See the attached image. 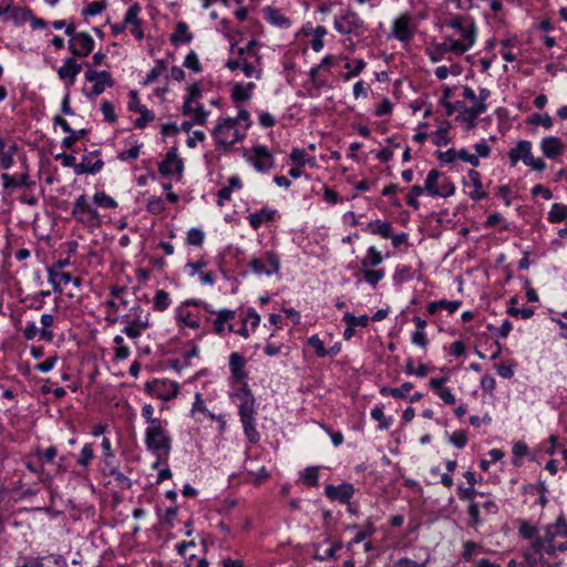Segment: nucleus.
<instances>
[{
	"label": "nucleus",
	"mask_w": 567,
	"mask_h": 567,
	"mask_svg": "<svg viewBox=\"0 0 567 567\" xmlns=\"http://www.w3.org/2000/svg\"><path fill=\"white\" fill-rule=\"evenodd\" d=\"M171 443V437L164 429L162 421H152V426H147L145 430V444L147 450L156 455L154 468H157L162 461L168 458Z\"/></svg>",
	"instance_id": "1"
},
{
	"label": "nucleus",
	"mask_w": 567,
	"mask_h": 567,
	"mask_svg": "<svg viewBox=\"0 0 567 567\" xmlns=\"http://www.w3.org/2000/svg\"><path fill=\"white\" fill-rule=\"evenodd\" d=\"M558 536H567V522L563 516H559L555 524L546 527L544 536L533 540V548L535 551H546L553 556L556 554L554 542Z\"/></svg>",
	"instance_id": "2"
},
{
	"label": "nucleus",
	"mask_w": 567,
	"mask_h": 567,
	"mask_svg": "<svg viewBox=\"0 0 567 567\" xmlns=\"http://www.w3.org/2000/svg\"><path fill=\"white\" fill-rule=\"evenodd\" d=\"M150 316V312L140 303L134 305L122 318L126 322L123 332L131 339L138 338L142 331L148 328Z\"/></svg>",
	"instance_id": "3"
},
{
	"label": "nucleus",
	"mask_w": 567,
	"mask_h": 567,
	"mask_svg": "<svg viewBox=\"0 0 567 567\" xmlns=\"http://www.w3.org/2000/svg\"><path fill=\"white\" fill-rule=\"evenodd\" d=\"M236 126L237 120L231 117L221 118L218 122L213 130V136L218 147L227 150L244 137V134H240Z\"/></svg>",
	"instance_id": "4"
},
{
	"label": "nucleus",
	"mask_w": 567,
	"mask_h": 567,
	"mask_svg": "<svg viewBox=\"0 0 567 567\" xmlns=\"http://www.w3.org/2000/svg\"><path fill=\"white\" fill-rule=\"evenodd\" d=\"M508 157L512 166H515L519 161L526 166L532 167L536 172H543L546 164L542 158H535L532 154V143L529 141H519L514 148L508 152Z\"/></svg>",
	"instance_id": "5"
},
{
	"label": "nucleus",
	"mask_w": 567,
	"mask_h": 567,
	"mask_svg": "<svg viewBox=\"0 0 567 567\" xmlns=\"http://www.w3.org/2000/svg\"><path fill=\"white\" fill-rule=\"evenodd\" d=\"M72 217L87 227H100L102 220L99 213L89 203L85 195H80L73 205Z\"/></svg>",
	"instance_id": "6"
},
{
	"label": "nucleus",
	"mask_w": 567,
	"mask_h": 567,
	"mask_svg": "<svg viewBox=\"0 0 567 567\" xmlns=\"http://www.w3.org/2000/svg\"><path fill=\"white\" fill-rule=\"evenodd\" d=\"M65 33L70 35L69 50L73 55L83 58L87 56L93 51V38L86 32H75L73 23L68 24Z\"/></svg>",
	"instance_id": "7"
},
{
	"label": "nucleus",
	"mask_w": 567,
	"mask_h": 567,
	"mask_svg": "<svg viewBox=\"0 0 567 567\" xmlns=\"http://www.w3.org/2000/svg\"><path fill=\"white\" fill-rule=\"evenodd\" d=\"M249 266L257 275L270 276L279 271L280 260L274 251H267L262 257L251 259Z\"/></svg>",
	"instance_id": "8"
},
{
	"label": "nucleus",
	"mask_w": 567,
	"mask_h": 567,
	"mask_svg": "<svg viewBox=\"0 0 567 567\" xmlns=\"http://www.w3.org/2000/svg\"><path fill=\"white\" fill-rule=\"evenodd\" d=\"M84 78L87 82L93 84L92 91L87 96L96 97L101 95L106 87H112L114 85V80L107 71H95L90 69L84 73Z\"/></svg>",
	"instance_id": "9"
},
{
	"label": "nucleus",
	"mask_w": 567,
	"mask_h": 567,
	"mask_svg": "<svg viewBox=\"0 0 567 567\" xmlns=\"http://www.w3.org/2000/svg\"><path fill=\"white\" fill-rule=\"evenodd\" d=\"M248 161L258 172H267L274 167V157L271 152L265 145H256L251 148V155Z\"/></svg>",
	"instance_id": "10"
},
{
	"label": "nucleus",
	"mask_w": 567,
	"mask_h": 567,
	"mask_svg": "<svg viewBox=\"0 0 567 567\" xmlns=\"http://www.w3.org/2000/svg\"><path fill=\"white\" fill-rule=\"evenodd\" d=\"M184 168L183 161L177 155L175 147L171 148L163 162H161L158 171L164 176H171L173 174L182 175Z\"/></svg>",
	"instance_id": "11"
},
{
	"label": "nucleus",
	"mask_w": 567,
	"mask_h": 567,
	"mask_svg": "<svg viewBox=\"0 0 567 567\" xmlns=\"http://www.w3.org/2000/svg\"><path fill=\"white\" fill-rule=\"evenodd\" d=\"M141 7L138 3H134L131 6L124 17V22L126 27H131V33L137 39L142 40L144 38V32L142 30L143 21L140 19Z\"/></svg>",
	"instance_id": "12"
},
{
	"label": "nucleus",
	"mask_w": 567,
	"mask_h": 567,
	"mask_svg": "<svg viewBox=\"0 0 567 567\" xmlns=\"http://www.w3.org/2000/svg\"><path fill=\"white\" fill-rule=\"evenodd\" d=\"M48 272L49 281L52 284L55 291L61 292L63 286H66L70 282H72L75 288L81 286V279L72 277L69 272L58 271L54 268H49Z\"/></svg>",
	"instance_id": "13"
},
{
	"label": "nucleus",
	"mask_w": 567,
	"mask_h": 567,
	"mask_svg": "<svg viewBox=\"0 0 567 567\" xmlns=\"http://www.w3.org/2000/svg\"><path fill=\"white\" fill-rule=\"evenodd\" d=\"M393 34L401 41H409L414 34V29L411 27V14H401L393 23Z\"/></svg>",
	"instance_id": "14"
},
{
	"label": "nucleus",
	"mask_w": 567,
	"mask_h": 567,
	"mask_svg": "<svg viewBox=\"0 0 567 567\" xmlns=\"http://www.w3.org/2000/svg\"><path fill=\"white\" fill-rule=\"evenodd\" d=\"M361 24V21L357 13L347 11L340 18L334 20V28L339 33L350 34Z\"/></svg>",
	"instance_id": "15"
},
{
	"label": "nucleus",
	"mask_w": 567,
	"mask_h": 567,
	"mask_svg": "<svg viewBox=\"0 0 567 567\" xmlns=\"http://www.w3.org/2000/svg\"><path fill=\"white\" fill-rule=\"evenodd\" d=\"M147 388L164 401L176 396L178 392V385L173 381H155L153 384H147Z\"/></svg>",
	"instance_id": "16"
},
{
	"label": "nucleus",
	"mask_w": 567,
	"mask_h": 567,
	"mask_svg": "<svg viewBox=\"0 0 567 567\" xmlns=\"http://www.w3.org/2000/svg\"><path fill=\"white\" fill-rule=\"evenodd\" d=\"M354 488L351 484L344 483L339 486L327 485L326 495L332 501H340L343 504H348L350 498L353 496Z\"/></svg>",
	"instance_id": "17"
},
{
	"label": "nucleus",
	"mask_w": 567,
	"mask_h": 567,
	"mask_svg": "<svg viewBox=\"0 0 567 567\" xmlns=\"http://www.w3.org/2000/svg\"><path fill=\"white\" fill-rule=\"evenodd\" d=\"M540 150L546 157L554 159L564 153L565 146L559 137L547 136L542 140Z\"/></svg>",
	"instance_id": "18"
},
{
	"label": "nucleus",
	"mask_w": 567,
	"mask_h": 567,
	"mask_svg": "<svg viewBox=\"0 0 567 567\" xmlns=\"http://www.w3.org/2000/svg\"><path fill=\"white\" fill-rule=\"evenodd\" d=\"M81 70L82 65L76 63L73 58H69L64 61L63 65L58 70V75L61 80H69L70 84H73Z\"/></svg>",
	"instance_id": "19"
},
{
	"label": "nucleus",
	"mask_w": 567,
	"mask_h": 567,
	"mask_svg": "<svg viewBox=\"0 0 567 567\" xmlns=\"http://www.w3.org/2000/svg\"><path fill=\"white\" fill-rule=\"evenodd\" d=\"M1 179L3 181L4 188L30 187V186L34 185V182L30 181L28 173H23L19 176L9 175L7 173H3L1 175Z\"/></svg>",
	"instance_id": "20"
},
{
	"label": "nucleus",
	"mask_w": 567,
	"mask_h": 567,
	"mask_svg": "<svg viewBox=\"0 0 567 567\" xmlns=\"http://www.w3.org/2000/svg\"><path fill=\"white\" fill-rule=\"evenodd\" d=\"M487 110V105L485 103H477L476 105L464 109L465 116L462 118L465 124L466 131L472 130L476 125V120L478 115L484 113Z\"/></svg>",
	"instance_id": "21"
},
{
	"label": "nucleus",
	"mask_w": 567,
	"mask_h": 567,
	"mask_svg": "<svg viewBox=\"0 0 567 567\" xmlns=\"http://www.w3.org/2000/svg\"><path fill=\"white\" fill-rule=\"evenodd\" d=\"M216 313V319L214 320V331L217 333V334H223L225 329H226V323L230 320H233L236 316V311L234 310H228V309H223V310H219Z\"/></svg>",
	"instance_id": "22"
},
{
	"label": "nucleus",
	"mask_w": 567,
	"mask_h": 567,
	"mask_svg": "<svg viewBox=\"0 0 567 567\" xmlns=\"http://www.w3.org/2000/svg\"><path fill=\"white\" fill-rule=\"evenodd\" d=\"M468 183L472 184L473 190L468 194L473 199H482L486 196V193L482 190L481 175L477 171L471 169L467 174Z\"/></svg>",
	"instance_id": "23"
},
{
	"label": "nucleus",
	"mask_w": 567,
	"mask_h": 567,
	"mask_svg": "<svg viewBox=\"0 0 567 567\" xmlns=\"http://www.w3.org/2000/svg\"><path fill=\"white\" fill-rule=\"evenodd\" d=\"M266 19L274 25L289 28L290 20L286 18L278 9L268 7L265 9Z\"/></svg>",
	"instance_id": "24"
},
{
	"label": "nucleus",
	"mask_w": 567,
	"mask_h": 567,
	"mask_svg": "<svg viewBox=\"0 0 567 567\" xmlns=\"http://www.w3.org/2000/svg\"><path fill=\"white\" fill-rule=\"evenodd\" d=\"M229 367H230V371H231L233 375L237 380H241V379H244L246 377V373L244 371L245 359L239 353L234 352V353L230 354V357H229Z\"/></svg>",
	"instance_id": "25"
},
{
	"label": "nucleus",
	"mask_w": 567,
	"mask_h": 567,
	"mask_svg": "<svg viewBox=\"0 0 567 567\" xmlns=\"http://www.w3.org/2000/svg\"><path fill=\"white\" fill-rule=\"evenodd\" d=\"M441 176L442 174L437 169H431L425 179L424 192L431 196H437V194H440L439 186Z\"/></svg>",
	"instance_id": "26"
},
{
	"label": "nucleus",
	"mask_w": 567,
	"mask_h": 567,
	"mask_svg": "<svg viewBox=\"0 0 567 567\" xmlns=\"http://www.w3.org/2000/svg\"><path fill=\"white\" fill-rule=\"evenodd\" d=\"M192 39H193V35L188 31V25L183 21L177 22L175 32L173 34H171V38H169L171 42L174 44H177L179 42L188 43L192 41Z\"/></svg>",
	"instance_id": "27"
},
{
	"label": "nucleus",
	"mask_w": 567,
	"mask_h": 567,
	"mask_svg": "<svg viewBox=\"0 0 567 567\" xmlns=\"http://www.w3.org/2000/svg\"><path fill=\"white\" fill-rule=\"evenodd\" d=\"M54 322V317L50 313L41 316L42 329L40 330V338L47 342H51L54 338L53 331L50 329Z\"/></svg>",
	"instance_id": "28"
},
{
	"label": "nucleus",
	"mask_w": 567,
	"mask_h": 567,
	"mask_svg": "<svg viewBox=\"0 0 567 567\" xmlns=\"http://www.w3.org/2000/svg\"><path fill=\"white\" fill-rule=\"evenodd\" d=\"M275 212L270 209H261L258 213L249 216V224L252 228L257 229L264 221H271L274 219Z\"/></svg>",
	"instance_id": "29"
},
{
	"label": "nucleus",
	"mask_w": 567,
	"mask_h": 567,
	"mask_svg": "<svg viewBox=\"0 0 567 567\" xmlns=\"http://www.w3.org/2000/svg\"><path fill=\"white\" fill-rule=\"evenodd\" d=\"M254 83H248L246 86L243 84H235L231 91V97L235 102H243L250 99V91L254 89Z\"/></svg>",
	"instance_id": "30"
},
{
	"label": "nucleus",
	"mask_w": 567,
	"mask_h": 567,
	"mask_svg": "<svg viewBox=\"0 0 567 567\" xmlns=\"http://www.w3.org/2000/svg\"><path fill=\"white\" fill-rule=\"evenodd\" d=\"M368 229L374 235H380L383 238H390L392 235V225L390 223H381L375 220L368 224Z\"/></svg>",
	"instance_id": "31"
},
{
	"label": "nucleus",
	"mask_w": 567,
	"mask_h": 567,
	"mask_svg": "<svg viewBox=\"0 0 567 567\" xmlns=\"http://www.w3.org/2000/svg\"><path fill=\"white\" fill-rule=\"evenodd\" d=\"M254 414V400L247 398L243 401V403L239 406V415L241 423L255 422Z\"/></svg>",
	"instance_id": "32"
},
{
	"label": "nucleus",
	"mask_w": 567,
	"mask_h": 567,
	"mask_svg": "<svg viewBox=\"0 0 567 567\" xmlns=\"http://www.w3.org/2000/svg\"><path fill=\"white\" fill-rule=\"evenodd\" d=\"M567 218V206L555 203L548 213V220L550 223H559Z\"/></svg>",
	"instance_id": "33"
},
{
	"label": "nucleus",
	"mask_w": 567,
	"mask_h": 567,
	"mask_svg": "<svg viewBox=\"0 0 567 567\" xmlns=\"http://www.w3.org/2000/svg\"><path fill=\"white\" fill-rule=\"evenodd\" d=\"M442 49L444 51H451V52H454L456 54H463L470 48H468V44H465L464 42H462L460 40H454V39L449 38L442 44Z\"/></svg>",
	"instance_id": "34"
},
{
	"label": "nucleus",
	"mask_w": 567,
	"mask_h": 567,
	"mask_svg": "<svg viewBox=\"0 0 567 567\" xmlns=\"http://www.w3.org/2000/svg\"><path fill=\"white\" fill-rule=\"evenodd\" d=\"M460 34L463 40L462 42L468 44V48H471L476 39V28L474 21H468V23L460 31Z\"/></svg>",
	"instance_id": "35"
},
{
	"label": "nucleus",
	"mask_w": 567,
	"mask_h": 567,
	"mask_svg": "<svg viewBox=\"0 0 567 567\" xmlns=\"http://www.w3.org/2000/svg\"><path fill=\"white\" fill-rule=\"evenodd\" d=\"M526 122L532 125H542L545 128H550L553 126V118L547 113H534L527 117Z\"/></svg>",
	"instance_id": "36"
},
{
	"label": "nucleus",
	"mask_w": 567,
	"mask_h": 567,
	"mask_svg": "<svg viewBox=\"0 0 567 567\" xmlns=\"http://www.w3.org/2000/svg\"><path fill=\"white\" fill-rule=\"evenodd\" d=\"M171 303L169 295L165 290H157L154 297V309L164 311Z\"/></svg>",
	"instance_id": "37"
},
{
	"label": "nucleus",
	"mask_w": 567,
	"mask_h": 567,
	"mask_svg": "<svg viewBox=\"0 0 567 567\" xmlns=\"http://www.w3.org/2000/svg\"><path fill=\"white\" fill-rule=\"evenodd\" d=\"M166 71V63L163 60H157L154 68L147 74L144 84L148 85L153 83L159 75Z\"/></svg>",
	"instance_id": "38"
},
{
	"label": "nucleus",
	"mask_w": 567,
	"mask_h": 567,
	"mask_svg": "<svg viewBox=\"0 0 567 567\" xmlns=\"http://www.w3.org/2000/svg\"><path fill=\"white\" fill-rule=\"evenodd\" d=\"M382 262L381 254L375 249V247H370L368 250L367 258L362 261V266L364 268L374 267Z\"/></svg>",
	"instance_id": "39"
},
{
	"label": "nucleus",
	"mask_w": 567,
	"mask_h": 567,
	"mask_svg": "<svg viewBox=\"0 0 567 567\" xmlns=\"http://www.w3.org/2000/svg\"><path fill=\"white\" fill-rule=\"evenodd\" d=\"M93 200L96 205L104 208H115L117 206V203L103 192L96 193L93 196Z\"/></svg>",
	"instance_id": "40"
},
{
	"label": "nucleus",
	"mask_w": 567,
	"mask_h": 567,
	"mask_svg": "<svg viewBox=\"0 0 567 567\" xmlns=\"http://www.w3.org/2000/svg\"><path fill=\"white\" fill-rule=\"evenodd\" d=\"M343 321L346 322L347 326H353L354 328L355 327H365V326H368L369 318L365 315L355 317L350 312H346L343 316Z\"/></svg>",
	"instance_id": "41"
},
{
	"label": "nucleus",
	"mask_w": 567,
	"mask_h": 567,
	"mask_svg": "<svg viewBox=\"0 0 567 567\" xmlns=\"http://www.w3.org/2000/svg\"><path fill=\"white\" fill-rule=\"evenodd\" d=\"M93 456H94V454H93L92 444H85L80 453L78 464L83 467H86L93 460Z\"/></svg>",
	"instance_id": "42"
},
{
	"label": "nucleus",
	"mask_w": 567,
	"mask_h": 567,
	"mask_svg": "<svg viewBox=\"0 0 567 567\" xmlns=\"http://www.w3.org/2000/svg\"><path fill=\"white\" fill-rule=\"evenodd\" d=\"M204 233L202 229L199 228H192L189 229V231L187 233V243L192 246H200L204 241Z\"/></svg>",
	"instance_id": "43"
},
{
	"label": "nucleus",
	"mask_w": 567,
	"mask_h": 567,
	"mask_svg": "<svg viewBox=\"0 0 567 567\" xmlns=\"http://www.w3.org/2000/svg\"><path fill=\"white\" fill-rule=\"evenodd\" d=\"M424 189L423 187L419 185H414L411 187V190L408 195V205L412 206L414 209H419L420 203L417 200V197L423 194Z\"/></svg>",
	"instance_id": "44"
},
{
	"label": "nucleus",
	"mask_w": 567,
	"mask_h": 567,
	"mask_svg": "<svg viewBox=\"0 0 567 567\" xmlns=\"http://www.w3.org/2000/svg\"><path fill=\"white\" fill-rule=\"evenodd\" d=\"M318 467L310 466L303 471L302 478L305 483L309 486L318 485Z\"/></svg>",
	"instance_id": "45"
},
{
	"label": "nucleus",
	"mask_w": 567,
	"mask_h": 567,
	"mask_svg": "<svg viewBox=\"0 0 567 567\" xmlns=\"http://www.w3.org/2000/svg\"><path fill=\"white\" fill-rule=\"evenodd\" d=\"M101 111L104 115L105 121H107L110 123H114L116 121L117 116L115 114L114 106L110 101H107V100L102 101Z\"/></svg>",
	"instance_id": "46"
},
{
	"label": "nucleus",
	"mask_w": 567,
	"mask_h": 567,
	"mask_svg": "<svg viewBox=\"0 0 567 567\" xmlns=\"http://www.w3.org/2000/svg\"><path fill=\"white\" fill-rule=\"evenodd\" d=\"M141 116L135 121V125L140 128H144L150 122L155 118V115L152 111L147 110L145 106L138 112Z\"/></svg>",
	"instance_id": "47"
},
{
	"label": "nucleus",
	"mask_w": 567,
	"mask_h": 567,
	"mask_svg": "<svg viewBox=\"0 0 567 567\" xmlns=\"http://www.w3.org/2000/svg\"><path fill=\"white\" fill-rule=\"evenodd\" d=\"M468 515H470L468 525L471 527L476 528L481 524V519H480V503H472L468 506Z\"/></svg>",
	"instance_id": "48"
},
{
	"label": "nucleus",
	"mask_w": 567,
	"mask_h": 567,
	"mask_svg": "<svg viewBox=\"0 0 567 567\" xmlns=\"http://www.w3.org/2000/svg\"><path fill=\"white\" fill-rule=\"evenodd\" d=\"M354 66L353 69H351V64L350 63H347L346 64V69H350V72H348L346 75H344V80H350L351 78L353 76H357L359 75L362 70L364 69L365 66V62L361 59H358V60H354Z\"/></svg>",
	"instance_id": "49"
},
{
	"label": "nucleus",
	"mask_w": 567,
	"mask_h": 567,
	"mask_svg": "<svg viewBox=\"0 0 567 567\" xmlns=\"http://www.w3.org/2000/svg\"><path fill=\"white\" fill-rule=\"evenodd\" d=\"M165 208L161 197H152L147 203V210L154 215L161 214Z\"/></svg>",
	"instance_id": "50"
},
{
	"label": "nucleus",
	"mask_w": 567,
	"mask_h": 567,
	"mask_svg": "<svg viewBox=\"0 0 567 567\" xmlns=\"http://www.w3.org/2000/svg\"><path fill=\"white\" fill-rule=\"evenodd\" d=\"M412 389L413 384L411 382H404L400 388H393V390L390 391V395L398 399H405Z\"/></svg>",
	"instance_id": "51"
},
{
	"label": "nucleus",
	"mask_w": 567,
	"mask_h": 567,
	"mask_svg": "<svg viewBox=\"0 0 567 567\" xmlns=\"http://www.w3.org/2000/svg\"><path fill=\"white\" fill-rule=\"evenodd\" d=\"M439 193L437 196L450 197L455 193V186L450 179L445 178L440 183Z\"/></svg>",
	"instance_id": "52"
},
{
	"label": "nucleus",
	"mask_w": 567,
	"mask_h": 567,
	"mask_svg": "<svg viewBox=\"0 0 567 567\" xmlns=\"http://www.w3.org/2000/svg\"><path fill=\"white\" fill-rule=\"evenodd\" d=\"M383 277H384V271L382 269H379V270L367 269L364 271L365 280L369 284H371L372 286H375Z\"/></svg>",
	"instance_id": "53"
},
{
	"label": "nucleus",
	"mask_w": 567,
	"mask_h": 567,
	"mask_svg": "<svg viewBox=\"0 0 567 567\" xmlns=\"http://www.w3.org/2000/svg\"><path fill=\"white\" fill-rule=\"evenodd\" d=\"M481 549V546L472 540H467L464 544L463 558L468 561L472 559L473 555Z\"/></svg>",
	"instance_id": "54"
},
{
	"label": "nucleus",
	"mask_w": 567,
	"mask_h": 567,
	"mask_svg": "<svg viewBox=\"0 0 567 567\" xmlns=\"http://www.w3.org/2000/svg\"><path fill=\"white\" fill-rule=\"evenodd\" d=\"M309 344L315 348L318 357L323 358L328 354V351L323 347V342L319 339L318 336H312L309 339Z\"/></svg>",
	"instance_id": "55"
},
{
	"label": "nucleus",
	"mask_w": 567,
	"mask_h": 567,
	"mask_svg": "<svg viewBox=\"0 0 567 567\" xmlns=\"http://www.w3.org/2000/svg\"><path fill=\"white\" fill-rule=\"evenodd\" d=\"M241 70L247 78H256V79L260 78V71L257 70L252 63L248 62L247 59H243Z\"/></svg>",
	"instance_id": "56"
},
{
	"label": "nucleus",
	"mask_w": 567,
	"mask_h": 567,
	"mask_svg": "<svg viewBox=\"0 0 567 567\" xmlns=\"http://www.w3.org/2000/svg\"><path fill=\"white\" fill-rule=\"evenodd\" d=\"M371 416L375 421L380 422V425H379L380 429L386 430L389 427L390 424L386 422V420L384 417L383 409L381 406L373 408L372 411H371Z\"/></svg>",
	"instance_id": "57"
},
{
	"label": "nucleus",
	"mask_w": 567,
	"mask_h": 567,
	"mask_svg": "<svg viewBox=\"0 0 567 567\" xmlns=\"http://www.w3.org/2000/svg\"><path fill=\"white\" fill-rule=\"evenodd\" d=\"M56 454H58V450L54 446H51L43 452H40V451L37 452V455L39 456L40 461L47 462V463H52L54 461Z\"/></svg>",
	"instance_id": "58"
},
{
	"label": "nucleus",
	"mask_w": 567,
	"mask_h": 567,
	"mask_svg": "<svg viewBox=\"0 0 567 567\" xmlns=\"http://www.w3.org/2000/svg\"><path fill=\"white\" fill-rule=\"evenodd\" d=\"M243 425H244L245 434L248 437V440L251 443L257 442L259 440V433L257 432V430L255 427V422L243 423Z\"/></svg>",
	"instance_id": "59"
},
{
	"label": "nucleus",
	"mask_w": 567,
	"mask_h": 567,
	"mask_svg": "<svg viewBox=\"0 0 567 567\" xmlns=\"http://www.w3.org/2000/svg\"><path fill=\"white\" fill-rule=\"evenodd\" d=\"M192 115H194V123L203 125L206 123L208 112L204 110L203 105L196 104L195 112Z\"/></svg>",
	"instance_id": "60"
},
{
	"label": "nucleus",
	"mask_w": 567,
	"mask_h": 567,
	"mask_svg": "<svg viewBox=\"0 0 567 567\" xmlns=\"http://www.w3.org/2000/svg\"><path fill=\"white\" fill-rule=\"evenodd\" d=\"M105 2L104 1H93L89 3V6L85 9V14L89 16H96L100 14L105 9Z\"/></svg>",
	"instance_id": "61"
},
{
	"label": "nucleus",
	"mask_w": 567,
	"mask_h": 567,
	"mask_svg": "<svg viewBox=\"0 0 567 567\" xmlns=\"http://www.w3.org/2000/svg\"><path fill=\"white\" fill-rule=\"evenodd\" d=\"M457 156L460 159L470 163L474 167L480 165V158L476 155L470 154L466 150H460L457 152Z\"/></svg>",
	"instance_id": "62"
},
{
	"label": "nucleus",
	"mask_w": 567,
	"mask_h": 567,
	"mask_svg": "<svg viewBox=\"0 0 567 567\" xmlns=\"http://www.w3.org/2000/svg\"><path fill=\"white\" fill-rule=\"evenodd\" d=\"M184 65L188 69H192L195 72H198L200 70L199 61L194 52H190L186 55Z\"/></svg>",
	"instance_id": "63"
},
{
	"label": "nucleus",
	"mask_w": 567,
	"mask_h": 567,
	"mask_svg": "<svg viewBox=\"0 0 567 567\" xmlns=\"http://www.w3.org/2000/svg\"><path fill=\"white\" fill-rule=\"evenodd\" d=\"M306 152L301 148H293L290 153V159L298 166H303L306 163Z\"/></svg>",
	"instance_id": "64"
}]
</instances>
